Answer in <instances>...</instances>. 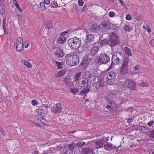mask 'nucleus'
<instances>
[{"mask_svg":"<svg viewBox=\"0 0 154 154\" xmlns=\"http://www.w3.org/2000/svg\"><path fill=\"white\" fill-rule=\"evenodd\" d=\"M85 144L86 145L84 142H81L76 143H72L69 144L68 146V148L69 149L64 152L63 154H75L73 150L76 149H81Z\"/></svg>","mask_w":154,"mask_h":154,"instance_id":"1","label":"nucleus"},{"mask_svg":"<svg viewBox=\"0 0 154 154\" xmlns=\"http://www.w3.org/2000/svg\"><path fill=\"white\" fill-rule=\"evenodd\" d=\"M68 44L71 49H76L80 46L81 40L79 38L75 37L68 40Z\"/></svg>","mask_w":154,"mask_h":154,"instance_id":"2","label":"nucleus"},{"mask_svg":"<svg viewBox=\"0 0 154 154\" xmlns=\"http://www.w3.org/2000/svg\"><path fill=\"white\" fill-rule=\"evenodd\" d=\"M67 57L66 61V63L70 66H75L77 65L79 62V58L77 55L72 54L67 55Z\"/></svg>","mask_w":154,"mask_h":154,"instance_id":"3","label":"nucleus"},{"mask_svg":"<svg viewBox=\"0 0 154 154\" xmlns=\"http://www.w3.org/2000/svg\"><path fill=\"white\" fill-rule=\"evenodd\" d=\"M16 49L17 51L22 52L23 51V41L21 37H19L16 41Z\"/></svg>","mask_w":154,"mask_h":154,"instance_id":"4","label":"nucleus"},{"mask_svg":"<svg viewBox=\"0 0 154 154\" xmlns=\"http://www.w3.org/2000/svg\"><path fill=\"white\" fill-rule=\"evenodd\" d=\"M116 74L113 72H108L104 76L106 79L105 80L106 83H111L116 78Z\"/></svg>","mask_w":154,"mask_h":154,"instance_id":"5","label":"nucleus"},{"mask_svg":"<svg viewBox=\"0 0 154 154\" xmlns=\"http://www.w3.org/2000/svg\"><path fill=\"white\" fill-rule=\"evenodd\" d=\"M125 84L130 90H135L136 88V84L135 82L132 79H127L125 81Z\"/></svg>","mask_w":154,"mask_h":154,"instance_id":"6","label":"nucleus"},{"mask_svg":"<svg viewBox=\"0 0 154 154\" xmlns=\"http://www.w3.org/2000/svg\"><path fill=\"white\" fill-rule=\"evenodd\" d=\"M98 58L99 62L102 64H106L109 61V58L106 54H101Z\"/></svg>","mask_w":154,"mask_h":154,"instance_id":"7","label":"nucleus"},{"mask_svg":"<svg viewBox=\"0 0 154 154\" xmlns=\"http://www.w3.org/2000/svg\"><path fill=\"white\" fill-rule=\"evenodd\" d=\"M109 45L112 47L117 44L118 39L114 33H112L109 38Z\"/></svg>","mask_w":154,"mask_h":154,"instance_id":"8","label":"nucleus"},{"mask_svg":"<svg viewBox=\"0 0 154 154\" xmlns=\"http://www.w3.org/2000/svg\"><path fill=\"white\" fill-rule=\"evenodd\" d=\"M62 110V107L60 103L56 105V106L51 108V112L54 114H58L61 112Z\"/></svg>","mask_w":154,"mask_h":154,"instance_id":"9","label":"nucleus"},{"mask_svg":"<svg viewBox=\"0 0 154 154\" xmlns=\"http://www.w3.org/2000/svg\"><path fill=\"white\" fill-rule=\"evenodd\" d=\"M110 26L108 23L101 24L98 26V29L102 32H106L107 30L109 29Z\"/></svg>","mask_w":154,"mask_h":154,"instance_id":"10","label":"nucleus"},{"mask_svg":"<svg viewBox=\"0 0 154 154\" xmlns=\"http://www.w3.org/2000/svg\"><path fill=\"white\" fill-rule=\"evenodd\" d=\"M106 142L104 145V148L106 150L110 151L113 148V144L108 142V137H106Z\"/></svg>","mask_w":154,"mask_h":154,"instance_id":"11","label":"nucleus"},{"mask_svg":"<svg viewBox=\"0 0 154 154\" xmlns=\"http://www.w3.org/2000/svg\"><path fill=\"white\" fill-rule=\"evenodd\" d=\"M82 154H94V150L93 147H86L82 149Z\"/></svg>","mask_w":154,"mask_h":154,"instance_id":"12","label":"nucleus"},{"mask_svg":"<svg viewBox=\"0 0 154 154\" xmlns=\"http://www.w3.org/2000/svg\"><path fill=\"white\" fill-rule=\"evenodd\" d=\"M105 140L103 139H101L100 140L96 141L94 143V145L95 147L97 149H98L103 146V143H104Z\"/></svg>","mask_w":154,"mask_h":154,"instance_id":"13","label":"nucleus"},{"mask_svg":"<svg viewBox=\"0 0 154 154\" xmlns=\"http://www.w3.org/2000/svg\"><path fill=\"white\" fill-rule=\"evenodd\" d=\"M122 54L119 51H117L114 53L112 57H116V58L121 60L123 56Z\"/></svg>","mask_w":154,"mask_h":154,"instance_id":"14","label":"nucleus"},{"mask_svg":"<svg viewBox=\"0 0 154 154\" xmlns=\"http://www.w3.org/2000/svg\"><path fill=\"white\" fill-rule=\"evenodd\" d=\"M99 50V48L97 46H95L93 47L91 50L90 54L92 56H94L97 53Z\"/></svg>","mask_w":154,"mask_h":154,"instance_id":"15","label":"nucleus"},{"mask_svg":"<svg viewBox=\"0 0 154 154\" xmlns=\"http://www.w3.org/2000/svg\"><path fill=\"white\" fill-rule=\"evenodd\" d=\"M148 129V128H146L144 126H140L137 128L136 130H139L141 132L143 133H146Z\"/></svg>","mask_w":154,"mask_h":154,"instance_id":"16","label":"nucleus"},{"mask_svg":"<svg viewBox=\"0 0 154 154\" xmlns=\"http://www.w3.org/2000/svg\"><path fill=\"white\" fill-rule=\"evenodd\" d=\"M55 54L58 57H61L63 56L62 50L60 48L58 49L55 53Z\"/></svg>","mask_w":154,"mask_h":154,"instance_id":"17","label":"nucleus"},{"mask_svg":"<svg viewBox=\"0 0 154 154\" xmlns=\"http://www.w3.org/2000/svg\"><path fill=\"white\" fill-rule=\"evenodd\" d=\"M13 3L14 5L16 6L17 9L19 11V15H21L22 14V10L20 8L19 5H18L16 0H13Z\"/></svg>","mask_w":154,"mask_h":154,"instance_id":"18","label":"nucleus"},{"mask_svg":"<svg viewBox=\"0 0 154 154\" xmlns=\"http://www.w3.org/2000/svg\"><path fill=\"white\" fill-rule=\"evenodd\" d=\"M66 72V71L65 69H63L61 70L57 73L56 77L58 78L63 76L65 74Z\"/></svg>","mask_w":154,"mask_h":154,"instance_id":"19","label":"nucleus"},{"mask_svg":"<svg viewBox=\"0 0 154 154\" xmlns=\"http://www.w3.org/2000/svg\"><path fill=\"white\" fill-rule=\"evenodd\" d=\"M38 110V114L42 116H45V114H47V111L45 109H40Z\"/></svg>","mask_w":154,"mask_h":154,"instance_id":"20","label":"nucleus"},{"mask_svg":"<svg viewBox=\"0 0 154 154\" xmlns=\"http://www.w3.org/2000/svg\"><path fill=\"white\" fill-rule=\"evenodd\" d=\"M121 62V60L117 59L116 57H112V64H119Z\"/></svg>","mask_w":154,"mask_h":154,"instance_id":"21","label":"nucleus"},{"mask_svg":"<svg viewBox=\"0 0 154 154\" xmlns=\"http://www.w3.org/2000/svg\"><path fill=\"white\" fill-rule=\"evenodd\" d=\"M82 89L80 92V94L83 95L85 94L88 93L89 91V88L88 87H84L82 88Z\"/></svg>","mask_w":154,"mask_h":154,"instance_id":"22","label":"nucleus"},{"mask_svg":"<svg viewBox=\"0 0 154 154\" xmlns=\"http://www.w3.org/2000/svg\"><path fill=\"white\" fill-rule=\"evenodd\" d=\"M88 80L87 79H84L82 81V85L81 87V88L88 87Z\"/></svg>","mask_w":154,"mask_h":154,"instance_id":"23","label":"nucleus"},{"mask_svg":"<svg viewBox=\"0 0 154 154\" xmlns=\"http://www.w3.org/2000/svg\"><path fill=\"white\" fill-rule=\"evenodd\" d=\"M94 73L91 71L87 72L85 74V75L87 77L86 79L92 78L94 77Z\"/></svg>","mask_w":154,"mask_h":154,"instance_id":"24","label":"nucleus"},{"mask_svg":"<svg viewBox=\"0 0 154 154\" xmlns=\"http://www.w3.org/2000/svg\"><path fill=\"white\" fill-rule=\"evenodd\" d=\"M66 40V38L63 35H61L57 39V42L60 44L63 43Z\"/></svg>","mask_w":154,"mask_h":154,"instance_id":"25","label":"nucleus"},{"mask_svg":"<svg viewBox=\"0 0 154 154\" xmlns=\"http://www.w3.org/2000/svg\"><path fill=\"white\" fill-rule=\"evenodd\" d=\"M124 50L125 53L128 55L131 56L132 54L131 52L130 49L127 47H125L124 48Z\"/></svg>","mask_w":154,"mask_h":154,"instance_id":"26","label":"nucleus"},{"mask_svg":"<svg viewBox=\"0 0 154 154\" xmlns=\"http://www.w3.org/2000/svg\"><path fill=\"white\" fill-rule=\"evenodd\" d=\"M93 77H94L93 79L91 80V82H92L93 83V84H96L99 81L98 77V76L94 75Z\"/></svg>","mask_w":154,"mask_h":154,"instance_id":"27","label":"nucleus"},{"mask_svg":"<svg viewBox=\"0 0 154 154\" xmlns=\"http://www.w3.org/2000/svg\"><path fill=\"white\" fill-rule=\"evenodd\" d=\"M94 36L92 34H89L87 36V39L89 42L92 41L94 39Z\"/></svg>","mask_w":154,"mask_h":154,"instance_id":"28","label":"nucleus"},{"mask_svg":"<svg viewBox=\"0 0 154 154\" xmlns=\"http://www.w3.org/2000/svg\"><path fill=\"white\" fill-rule=\"evenodd\" d=\"M99 43L101 46H102L104 45L109 44V41H108L106 39H103L100 41V42Z\"/></svg>","mask_w":154,"mask_h":154,"instance_id":"29","label":"nucleus"},{"mask_svg":"<svg viewBox=\"0 0 154 154\" xmlns=\"http://www.w3.org/2000/svg\"><path fill=\"white\" fill-rule=\"evenodd\" d=\"M106 78L105 77V76H104V77L103 78V79H101L99 82V86L100 87H103V86L104 85V82H106L105 80H106Z\"/></svg>","mask_w":154,"mask_h":154,"instance_id":"30","label":"nucleus"},{"mask_svg":"<svg viewBox=\"0 0 154 154\" xmlns=\"http://www.w3.org/2000/svg\"><path fill=\"white\" fill-rule=\"evenodd\" d=\"M63 82L66 84H68L70 82V78L69 76H66L64 79Z\"/></svg>","mask_w":154,"mask_h":154,"instance_id":"31","label":"nucleus"},{"mask_svg":"<svg viewBox=\"0 0 154 154\" xmlns=\"http://www.w3.org/2000/svg\"><path fill=\"white\" fill-rule=\"evenodd\" d=\"M128 70L121 68L120 72L121 74L122 75H125L128 73Z\"/></svg>","mask_w":154,"mask_h":154,"instance_id":"32","label":"nucleus"},{"mask_svg":"<svg viewBox=\"0 0 154 154\" xmlns=\"http://www.w3.org/2000/svg\"><path fill=\"white\" fill-rule=\"evenodd\" d=\"M98 29V26L96 24H94L92 25L91 27L90 30H96Z\"/></svg>","mask_w":154,"mask_h":154,"instance_id":"33","label":"nucleus"},{"mask_svg":"<svg viewBox=\"0 0 154 154\" xmlns=\"http://www.w3.org/2000/svg\"><path fill=\"white\" fill-rule=\"evenodd\" d=\"M129 59L128 58H125L124 59V61L122 66H128Z\"/></svg>","mask_w":154,"mask_h":154,"instance_id":"34","label":"nucleus"},{"mask_svg":"<svg viewBox=\"0 0 154 154\" xmlns=\"http://www.w3.org/2000/svg\"><path fill=\"white\" fill-rule=\"evenodd\" d=\"M5 9L4 5H2L0 6V13L2 15H3L5 13Z\"/></svg>","mask_w":154,"mask_h":154,"instance_id":"35","label":"nucleus"},{"mask_svg":"<svg viewBox=\"0 0 154 154\" xmlns=\"http://www.w3.org/2000/svg\"><path fill=\"white\" fill-rule=\"evenodd\" d=\"M52 8H56L58 6V4L56 2L53 1L50 4Z\"/></svg>","mask_w":154,"mask_h":154,"instance_id":"36","label":"nucleus"},{"mask_svg":"<svg viewBox=\"0 0 154 154\" xmlns=\"http://www.w3.org/2000/svg\"><path fill=\"white\" fill-rule=\"evenodd\" d=\"M81 75V72H79L75 75L74 77V79H75V81H78Z\"/></svg>","mask_w":154,"mask_h":154,"instance_id":"37","label":"nucleus"},{"mask_svg":"<svg viewBox=\"0 0 154 154\" xmlns=\"http://www.w3.org/2000/svg\"><path fill=\"white\" fill-rule=\"evenodd\" d=\"M149 136L150 138H154V129L150 131Z\"/></svg>","mask_w":154,"mask_h":154,"instance_id":"38","label":"nucleus"},{"mask_svg":"<svg viewBox=\"0 0 154 154\" xmlns=\"http://www.w3.org/2000/svg\"><path fill=\"white\" fill-rule=\"evenodd\" d=\"M44 2H42L40 3V7L42 10H45L46 9V7L45 5Z\"/></svg>","mask_w":154,"mask_h":154,"instance_id":"39","label":"nucleus"},{"mask_svg":"<svg viewBox=\"0 0 154 154\" xmlns=\"http://www.w3.org/2000/svg\"><path fill=\"white\" fill-rule=\"evenodd\" d=\"M71 92L75 94L77 93L79 91V89L77 88H73L70 89Z\"/></svg>","mask_w":154,"mask_h":154,"instance_id":"40","label":"nucleus"},{"mask_svg":"<svg viewBox=\"0 0 154 154\" xmlns=\"http://www.w3.org/2000/svg\"><path fill=\"white\" fill-rule=\"evenodd\" d=\"M24 64L26 66L29 68H31L32 67V65L28 61H25L24 62Z\"/></svg>","mask_w":154,"mask_h":154,"instance_id":"41","label":"nucleus"},{"mask_svg":"<svg viewBox=\"0 0 154 154\" xmlns=\"http://www.w3.org/2000/svg\"><path fill=\"white\" fill-rule=\"evenodd\" d=\"M55 63L57 66V68L58 69H61L62 68V66L63 64L61 62L56 61Z\"/></svg>","mask_w":154,"mask_h":154,"instance_id":"42","label":"nucleus"},{"mask_svg":"<svg viewBox=\"0 0 154 154\" xmlns=\"http://www.w3.org/2000/svg\"><path fill=\"white\" fill-rule=\"evenodd\" d=\"M140 84L141 86L143 87H148L149 86V84L146 82H141V83H140Z\"/></svg>","mask_w":154,"mask_h":154,"instance_id":"43","label":"nucleus"},{"mask_svg":"<svg viewBox=\"0 0 154 154\" xmlns=\"http://www.w3.org/2000/svg\"><path fill=\"white\" fill-rule=\"evenodd\" d=\"M140 68L141 66L140 65H137L134 67L133 70L134 71H137L140 69Z\"/></svg>","mask_w":154,"mask_h":154,"instance_id":"44","label":"nucleus"},{"mask_svg":"<svg viewBox=\"0 0 154 154\" xmlns=\"http://www.w3.org/2000/svg\"><path fill=\"white\" fill-rule=\"evenodd\" d=\"M123 28L125 30L129 32L131 31L132 29H131L129 28V26L127 25L124 26Z\"/></svg>","mask_w":154,"mask_h":154,"instance_id":"45","label":"nucleus"},{"mask_svg":"<svg viewBox=\"0 0 154 154\" xmlns=\"http://www.w3.org/2000/svg\"><path fill=\"white\" fill-rule=\"evenodd\" d=\"M5 21H6V19L5 18H4L3 19V22H2V23H3V29L4 30V31H5V30H6V26H5Z\"/></svg>","mask_w":154,"mask_h":154,"instance_id":"46","label":"nucleus"},{"mask_svg":"<svg viewBox=\"0 0 154 154\" xmlns=\"http://www.w3.org/2000/svg\"><path fill=\"white\" fill-rule=\"evenodd\" d=\"M126 84L125 83V81L124 83L122 82L120 84V86L121 88L122 89V88H127V86L126 85Z\"/></svg>","mask_w":154,"mask_h":154,"instance_id":"47","label":"nucleus"},{"mask_svg":"<svg viewBox=\"0 0 154 154\" xmlns=\"http://www.w3.org/2000/svg\"><path fill=\"white\" fill-rule=\"evenodd\" d=\"M109 104L112 107V106H116V103H115L111 100H109L108 102Z\"/></svg>","mask_w":154,"mask_h":154,"instance_id":"48","label":"nucleus"},{"mask_svg":"<svg viewBox=\"0 0 154 154\" xmlns=\"http://www.w3.org/2000/svg\"><path fill=\"white\" fill-rule=\"evenodd\" d=\"M81 31H82V30L81 29H77L74 30L73 32L76 33L77 35H79L81 33Z\"/></svg>","mask_w":154,"mask_h":154,"instance_id":"49","label":"nucleus"},{"mask_svg":"<svg viewBox=\"0 0 154 154\" xmlns=\"http://www.w3.org/2000/svg\"><path fill=\"white\" fill-rule=\"evenodd\" d=\"M78 4L79 6H82L83 5L84 2L82 0H79L78 2Z\"/></svg>","mask_w":154,"mask_h":154,"instance_id":"50","label":"nucleus"},{"mask_svg":"<svg viewBox=\"0 0 154 154\" xmlns=\"http://www.w3.org/2000/svg\"><path fill=\"white\" fill-rule=\"evenodd\" d=\"M47 28L48 29H51L53 28L52 24L51 23H49L48 25Z\"/></svg>","mask_w":154,"mask_h":154,"instance_id":"51","label":"nucleus"},{"mask_svg":"<svg viewBox=\"0 0 154 154\" xmlns=\"http://www.w3.org/2000/svg\"><path fill=\"white\" fill-rule=\"evenodd\" d=\"M70 30L71 29H68V30H66V31L61 33V34H60V35H64L65 34H66L67 33L69 32L70 31Z\"/></svg>","mask_w":154,"mask_h":154,"instance_id":"52","label":"nucleus"},{"mask_svg":"<svg viewBox=\"0 0 154 154\" xmlns=\"http://www.w3.org/2000/svg\"><path fill=\"white\" fill-rule=\"evenodd\" d=\"M32 103L33 106H36L38 104L37 101L35 100H33L32 101Z\"/></svg>","mask_w":154,"mask_h":154,"instance_id":"53","label":"nucleus"},{"mask_svg":"<svg viewBox=\"0 0 154 154\" xmlns=\"http://www.w3.org/2000/svg\"><path fill=\"white\" fill-rule=\"evenodd\" d=\"M126 19L128 20H131V15L129 14H127L126 17Z\"/></svg>","mask_w":154,"mask_h":154,"instance_id":"54","label":"nucleus"},{"mask_svg":"<svg viewBox=\"0 0 154 154\" xmlns=\"http://www.w3.org/2000/svg\"><path fill=\"white\" fill-rule=\"evenodd\" d=\"M115 15V14L113 12L111 11L109 13V15L111 17H114Z\"/></svg>","mask_w":154,"mask_h":154,"instance_id":"55","label":"nucleus"},{"mask_svg":"<svg viewBox=\"0 0 154 154\" xmlns=\"http://www.w3.org/2000/svg\"><path fill=\"white\" fill-rule=\"evenodd\" d=\"M154 123V121H151L147 123V125H148V126H151L153 125Z\"/></svg>","mask_w":154,"mask_h":154,"instance_id":"56","label":"nucleus"},{"mask_svg":"<svg viewBox=\"0 0 154 154\" xmlns=\"http://www.w3.org/2000/svg\"><path fill=\"white\" fill-rule=\"evenodd\" d=\"M149 43L152 46H154V39H152L150 41Z\"/></svg>","mask_w":154,"mask_h":154,"instance_id":"57","label":"nucleus"},{"mask_svg":"<svg viewBox=\"0 0 154 154\" xmlns=\"http://www.w3.org/2000/svg\"><path fill=\"white\" fill-rule=\"evenodd\" d=\"M112 107L111 106L109 105H107L106 107V108L107 109H109L110 110H111L112 109Z\"/></svg>","mask_w":154,"mask_h":154,"instance_id":"58","label":"nucleus"},{"mask_svg":"<svg viewBox=\"0 0 154 154\" xmlns=\"http://www.w3.org/2000/svg\"><path fill=\"white\" fill-rule=\"evenodd\" d=\"M133 110V108L131 107H129L127 109V111L128 112H131Z\"/></svg>","mask_w":154,"mask_h":154,"instance_id":"59","label":"nucleus"},{"mask_svg":"<svg viewBox=\"0 0 154 154\" xmlns=\"http://www.w3.org/2000/svg\"><path fill=\"white\" fill-rule=\"evenodd\" d=\"M40 121L42 123L44 124L45 123L46 120L43 118H42L41 119Z\"/></svg>","mask_w":154,"mask_h":154,"instance_id":"60","label":"nucleus"},{"mask_svg":"<svg viewBox=\"0 0 154 154\" xmlns=\"http://www.w3.org/2000/svg\"><path fill=\"white\" fill-rule=\"evenodd\" d=\"M44 3L46 5H48L50 3V1L49 0H44Z\"/></svg>","mask_w":154,"mask_h":154,"instance_id":"61","label":"nucleus"},{"mask_svg":"<svg viewBox=\"0 0 154 154\" xmlns=\"http://www.w3.org/2000/svg\"><path fill=\"white\" fill-rule=\"evenodd\" d=\"M21 129H22L21 128H18L17 129V132H18L19 134H20L22 133L21 132Z\"/></svg>","mask_w":154,"mask_h":154,"instance_id":"62","label":"nucleus"},{"mask_svg":"<svg viewBox=\"0 0 154 154\" xmlns=\"http://www.w3.org/2000/svg\"><path fill=\"white\" fill-rule=\"evenodd\" d=\"M132 118H129L127 121V122L128 123H131L132 121Z\"/></svg>","mask_w":154,"mask_h":154,"instance_id":"63","label":"nucleus"},{"mask_svg":"<svg viewBox=\"0 0 154 154\" xmlns=\"http://www.w3.org/2000/svg\"><path fill=\"white\" fill-rule=\"evenodd\" d=\"M4 2V0H0V6L2 5H4L3 4Z\"/></svg>","mask_w":154,"mask_h":154,"instance_id":"64","label":"nucleus"}]
</instances>
